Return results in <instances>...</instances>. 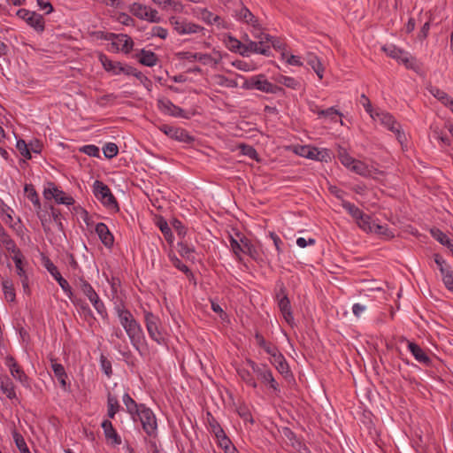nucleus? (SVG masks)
Here are the masks:
<instances>
[{
	"instance_id": "obj_39",
	"label": "nucleus",
	"mask_w": 453,
	"mask_h": 453,
	"mask_svg": "<svg viewBox=\"0 0 453 453\" xmlns=\"http://www.w3.org/2000/svg\"><path fill=\"white\" fill-rule=\"evenodd\" d=\"M207 422L209 425L210 431L215 435V437H220L225 433L218 420L210 413H207Z\"/></svg>"
},
{
	"instance_id": "obj_34",
	"label": "nucleus",
	"mask_w": 453,
	"mask_h": 453,
	"mask_svg": "<svg viewBox=\"0 0 453 453\" xmlns=\"http://www.w3.org/2000/svg\"><path fill=\"white\" fill-rule=\"evenodd\" d=\"M2 288L5 299L8 302H14L16 299V293L12 280L10 279L3 280Z\"/></svg>"
},
{
	"instance_id": "obj_33",
	"label": "nucleus",
	"mask_w": 453,
	"mask_h": 453,
	"mask_svg": "<svg viewBox=\"0 0 453 453\" xmlns=\"http://www.w3.org/2000/svg\"><path fill=\"white\" fill-rule=\"evenodd\" d=\"M156 226L160 229L165 239L168 242H172L173 235L171 227L168 226L167 221L163 217H158L156 219Z\"/></svg>"
},
{
	"instance_id": "obj_36",
	"label": "nucleus",
	"mask_w": 453,
	"mask_h": 453,
	"mask_svg": "<svg viewBox=\"0 0 453 453\" xmlns=\"http://www.w3.org/2000/svg\"><path fill=\"white\" fill-rule=\"evenodd\" d=\"M147 11L148 7L140 3H134L129 6V12L140 19L145 20V18L148 16Z\"/></svg>"
},
{
	"instance_id": "obj_58",
	"label": "nucleus",
	"mask_w": 453,
	"mask_h": 453,
	"mask_svg": "<svg viewBox=\"0 0 453 453\" xmlns=\"http://www.w3.org/2000/svg\"><path fill=\"white\" fill-rule=\"evenodd\" d=\"M100 365L105 375L110 378L112 374L111 362L104 356H100Z\"/></svg>"
},
{
	"instance_id": "obj_46",
	"label": "nucleus",
	"mask_w": 453,
	"mask_h": 453,
	"mask_svg": "<svg viewBox=\"0 0 453 453\" xmlns=\"http://www.w3.org/2000/svg\"><path fill=\"white\" fill-rule=\"evenodd\" d=\"M342 206L351 215V217L356 220L358 218L362 217L364 213L358 207H357L354 203H351L346 200H342Z\"/></svg>"
},
{
	"instance_id": "obj_30",
	"label": "nucleus",
	"mask_w": 453,
	"mask_h": 453,
	"mask_svg": "<svg viewBox=\"0 0 453 453\" xmlns=\"http://www.w3.org/2000/svg\"><path fill=\"white\" fill-rule=\"evenodd\" d=\"M16 268V273L19 279L23 277H27V267L28 266L27 261L25 259L23 254L21 256H12V257Z\"/></svg>"
},
{
	"instance_id": "obj_29",
	"label": "nucleus",
	"mask_w": 453,
	"mask_h": 453,
	"mask_svg": "<svg viewBox=\"0 0 453 453\" xmlns=\"http://www.w3.org/2000/svg\"><path fill=\"white\" fill-rule=\"evenodd\" d=\"M122 401L126 406L127 413H129L132 418L135 420V415L140 411L141 403L138 404L127 393L124 394Z\"/></svg>"
},
{
	"instance_id": "obj_38",
	"label": "nucleus",
	"mask_w": 453,
	"mask_h": 453,
	"mask_svg": "<svg viewBox=\"0 0 453 453\" xmlns=\"http://www.w3.org/2000/svg\"><path fill=\"white\" fill-rule=\"evenodd\" d=\"M307 63L311 66L318 77L321 80L323 78L324 67L318 57L310 54L307 58Z\"/></svg>"
},
{
	"instance_id": "obj_49",
	"label": "nucleus",
	"mask_w": 453,
	"mask_h": 453,
	"mask_svg": "<svg viewBox=\"0 0 453 453\" xmlns=\"http://www.w3.org/2000/svg\"><path fill=\"white\" fill-rule=\"evenodd\" d=\"M432 138L441 142L443 145L449 144V138L447 134H443L441 130H440L437 127H432Z\"/></svg>"
},
{
	"instance_id": "obj_27",
	"label": "nucleus",
	"mask_w": 453,
	"mask_h": 453,
	"mask_svg": "<svg viewBox=\"0 0 453 453\" xmlns=\"http://www.w3.org/2000/svg\"><path fill=\"white\" fill-rule=\"evenodd\" d=\"M0 388L7 398L12 400L17 397L14 384L8 376H4L0 379Z\"/></svg>"
},
{
	"instance_id": "obj_8",
	"label": "nucleus",
	"mask_w": 453,
	"mask_h": 453,
	"mask_svg": "<svg viewBox=\"0 0 453 453\" xmlns=\"http://www.w3.org/2000/svg\"><path fill=\"white\" fill-rule=\"evenodd\" d=\"M381 50L390 58L403 64L408 69H415L416 59L411 57L408 52L397 48L395 45L389 44L384 45Z\"/></svg>"
},
{
	"instance_id": "obj_60",
	"label": "nucleus",
	"mask_w": 453,
	"mask_h": 453,
	"mask_svg": "<svg viewBox=\"0 0 453 453\" xmlns=\"http://www.w3.org/2000/svg\"><path fill=\"white\" fill-rule=\"evenodd\" d=\"M17 150L19 151L21 156H23L27 159L31 158V153L30 150L28 148V145L24 140H19L16 144Z\"/></svg>"
},
{
	"instance_id": "obj_47",
	"label": "nucleus",
	"mask_w": 453,
	"mask_h": 453,
	"mask_svg": "<svg viewBox=\"0 0 453 453\" xmlns=\"http://www.w3.org/2000/svg\"><path fill=\"white\" fill-rule=\"evenodd\" d=\"M349 169L361 176H367L370 173L368 166L362 161L357 159L354 161Z\"/></svg>"
},
{
	"instance_id": "obj_43",
	"label": "nucleus",
	"mask_w": 453,
	"mask_h": 453,
	"mask_svg": "<svg viewBox=\"0 0 453 453\" xmlns=\"http://www.w3.org/2000/svg\"><path fill=\"white\" fill-rule=\"evenodd\" d=\"M100 60L106 71L112 72L114 74H119L116 71L119 69L121 63L111 61L105 55H101Z\"/></svg>"
},
{
	"instance_id": "obj_28",
	"label": "nucleus",
	"mask_w": 453,
	"mask_h": 453,
	"mask_svg": "<svg viewBox=\"0 0 453 453\" xmlns=\"http://www.w3.org/2000/svg\"><path fill=\"white\" fill-rule=\"evenodd\" d=\"M74 285L88 299L97 294L92 285L85 280L84 277L78 278Z\"/></svg>"
},
{
	"instance_id": "obj_50",
	"label": "nucleus",
	"mask_w": 453,
	"mask_h": 453,
	"mask_svg": "<svg viewBox=\"0 0 453 453\" xmlns=\"http://www.w3.org/2000/svg\"><path fill=\"white\" fill-rule=\"evenodd\" d=\"M380 236H382L386 239H390L394 235L393 234L388 230V228L386 226L379 225V224H372V232Z\"/></svg>"
},
{
	"instance_id": "obj_52",
	"label": "nucleus",
	"mask_w": 453,
	"mask_h": 453,
	"mask_svg": "<svg viewBox=\"0 0 453 453\" xmlns=\"http://www.w3.org/2000/svg\"><path fill=\"white\" fill-rule=\"evenodd\" d=\"M430 92L434 97H436L445 105H448L449 101L452 99L449 96V95L446 92L435 87L432 88L430 89Z\"/></svg>"
},
{
	"instance_id": "obj_6",
	"label": "nucleus",
	"mask_w": 453,
	"mask_h": 453,
	"mask_svg": "<svg viewBox=\"0 0 453 453\" xmlns=\"http://www.w3.org/2000/svg\"><path fill=\"white\" fill-rule=\"evenodd\" d=\"M95 196L108 209H119L118 202L112 195L109 187L103 181L96 180L94 182Z\"/></svg>"
},
{
	"instance_id": "obj_41",
	"label": "nucleus",
	"mask_w": 453,
	"mask_h": 453,
	"mask_svg": "<svg viewBox=\"0 0 453 453\" xmlns=\"http://www.w3.org/2000/svg\"><path fill=\"white\" fill-rule=\"evenodd\" d=\"M356 222L357 226L365 232H372V224H374V222L372 220V218L369 215L363 213L361 218L356 219Z\"/></svg>"
},
{
	"instance_id": "obj_40",
	"label": "nucleus",
	"mask_w": 453,
	"mask_h": 453,
	"mask_svg": "<svg viewBox=\"0 0 453 453\" xmlns=\"http://www.w3.org/2000/svg\"><path fill=\"white\" fill-rule=\"evenodd\" d=\"M93 307L96 309L97 313L102 317L105 318L107 317V310L104 303V302L100 299L98 294L93 296V297L88 299Z\"/></svg>"
},
{
	"instance_id": "obj_45",
	"label": "nucleus",
	"mask_w": 453,
	"mask_h": 453,
	"mask_svg": "<svg viewBox=\"0 0 453 453\" xmlns=\"http://www.w3.org/2000/svg\"><path fill=\"white\" fill-rule=\"evenodd\" d=\"M12 437L20 453H31L25 441L24 437L19 433L14 430L12 432Z\"/></svg>"
},
{
	"instance_id": "obj_63",
	"label": "nucleus",
	"mask_w": 453,
	"mask_h": 453,
	"mask_svg": "<svg viewBox=\"0 0 453 453\" xmlns=\"http://www.w3.org/2000/svg\"><path fill=\"white\" fill-rule=\"evenodd\" d=\"M81 151L90 157H99L100 150L96 145H85L81 149Z\"/></svg>"
},
{
	"instance_id": "obj_13",
	"label": "nucleus",
	"mask_w": 453,
	"mask_h": 453,
	"mask_svg": "<svg viewBox=\"0 0 453 453\" xmlns=\"http://www.w3.org/2000/svg\"><path fill=\"white\" fill-rule=\"evenodd\" d=\"M158 128L168 137L178 142L190 143L191 142L194 141L193 137L190 136L188 133L181 127H173L169 125H162Z\"/></svg>"
},
{
	"instance_id": "obj_61",
	"label": "nucleus",
	"mask_w": 453,
	"mask_h": 453,
	"mask_svg": "<svg viewBox=\"0 0 453 453\" xmlns=\"http://www.w3.org/2000/svg\"><path fill=\"white\" fill-rule=\"evenodd\" d=\"M44 267L56 280L59 276H62L58 272V267L49 258L44 261Z\"/></svg>"
},
{
	"instance_id": "obj_54",
	"label": "nucleus",
	"mask_w": 453,
	"mask_h": 453,
	"mask_svg": "<svg viewBox=\"0 0 453 453\" xmlns=\"http://www.w3.org/2000/svg\"><path fill=\"white\" fill-rule=\"evenodd\" d=\"M238 374L245 383L254 388L257 387L256 380H254L251 373L246 369H239Z\"/></svg>"
},
{
	"instance_id": "obj_15",
	"label": "nucleus",
	"mask_w": 453,
	"mask_h": 453,
	"mask_svg": "<svg viewBox=\"0 0 453 453\" xmlns=\"http://www.w3.org/2000/svg\"><path fill=\"white\" fill-rule=\"evenodd\" d=\"M105 39L106 40L115 39L116 41L112 42V46L116 47L117 50H120L121 51H123L125 53H129L132 50L133 46H134L133 40L131 39V37H129L127 35H123V34L115 35V34L110 33L105 36Z\"/></svg>"
},
{
	"instance_id": "obj_37",
	"label": "nucleus",
	"mask_w": 453,
	"mask_h": 453,
	"mask_svg": "<svg viewBox=\"0 0 453 453\" xmlns=\"http://www.w3.org/2000/svg\"><path fill=\"white\" fill-rule=\"evenodd\" d=\"M199 18L208 25L217 24L219 26L221 21V18L219 16L214 15L207 9L200 10Z\"/></svg>"
},
{
	"instance_id": "obj_44",
	"label": "nucleus",
	"mask_w": 453,
	"mask_h": 453,
	"mask_svg": "<svg viewBox=\"0 0 453 453\" xmlns=\"http://www.w3.org/2000/svg\"><path fill=\"white\" fill-rule=\"evenodd\" d=\"M432 236L438 241L441 244L447 246L448 248H451L452 244L449 237L440 229L433 228L431 229Z\"/></svg>"
},
{
	"instance_id": "obj_18",
	"label": "nucleus",
	"mask_w": 453,
	"mask_h": 453,
	"mask_svg": "<svg viewBox=\"0 0 453 453\" xmlns=\"http://www.w3.org/2000/svg\"><path fill=\"white\" fill-rule=\"evenodd\" d=\"M46 199L54 198L58 203L71 205L74 203L73 196L66 195L64 191L59 190L57 187L52 186L44 190Z\"/></svg>"
},
{
	"instance_id": "obj_9",
	"label": "nucleus",
	"mask_w": 453,
	"mask_h": 453,
	"mask_svg": "<svg viewBox=\"0 0 453 453\" xmlns=\"http://www.w3.org/2000/svg\"><path fill=\"white\" fill-rule=\"evenodd\" d=\"M275 298L278 302V306L285 320L288 323H291L294 319L291 304L286 292V288L282 282H279L277 284Z\"/></svg>"
},
{
	"instance_id": "obj_56",
	"label": "nucleus",
	"mask_w": 453,
	"mask_h": 453,
	"mask_svg": "<svg viewBox=\"0 0 453 453\" xmlns=\"http://www.w3.org/2000/svg\"><path fill=\"white\" fill-rule=\"evenodd\" d=\"M170 259L173 263V265L177 268L179 269L180 271H181L182 273H184L188 277H192L193 276V273L192 272L189 270V268L184 265L180 259H179L176 256H173V257H170Z\"/></svg>"
},
{
	"instance_id": "obj_62",
	"label": "nucleus",
	"mask_w": 453,
	"mask_h": 453,
	"mask_svg": "<svg viewBox=\"0 0 453 453\" xmlns=\"http://www.w3.org/2000/svg\"><path fill=\"white\" fill-rule=\"evenodd\" d=\"M219 446L223 449L224 451L234 447L231 440L227 437L226 433L222 434L220 437H217Z\"/></svg>"
},
{
	"instance_id": "obj_16",
	"label": "nucleus",
	"mask_w": 453,
	"mask_h": 453,
	"mask_svg": "<svg viewBox=\"0 0 453 453\" xmlns=\"http://www.w3.org/2000/svg\"><path fill=\"white\" fill-rule=\"evenodd\" d=\"M56 281L58 283L62 290L65 292V294L74 305H79L83 311H87L89 314L91 313V310L89 309L88 303L82 302L81 299H78L74 296L70 284L65 278L59 276Z\"/></svg>"
},
{
	"instance_id": "obj_26",
	"label": "nucleus",
	"mask_w": 453,
	"mask_h": 453,
	"mask_svg": "<svg viewBox=\"0 0 453 453\" xmlns=\"http://www.w3.org/2000/svg\"><path fill=\"white\" fill-rule=\"evenodd\" d=\"M408 349L414 356L415 359L421 364L430 365L431 359L426 353L416 343L407 341Z\"/></svg>"
},
{
	"instance_id": "obj_64",
	"label": "nucleus",
	"mask_w": 453,
	"mask_h": 453,
	"mask_svg": "<svg viewBox=\"0 0 453 453\" xmlns=\"http://www.w3.org/2000/svg\"><path fill=\"white\" fill-rule=\"evenodd\" d=\"M442 280L446 288L453 292V272L449 271L442 275Z\"/></svg>"
},
{
	"instance_id": "obj_25",
	"label": "nucleus",
	"mask_w": 453,
	"mask_h": 453,
	"mask_svg": "<svg viewBox=\"0 0 453 453\" xmlns=\"http://www.w3.org/2000/svg\"><path fill=\"white\" fill-rule=\"evenodd\" d=\"M51 361V369L53 370L55 377L58 379V382L63 390L69 391L66 379L67 374L64 366L61 364L56 362L54 358H50Z\"/></svg>"
},
{
	"instance_id": "obj_35",
	"label": "nucleus",
	"mask_w": 453,
	"mask_h": 453,
	"mask_svg": "<svg viewBox=\"0 0 453 453\" xmlns=\"http://www.w3.org/2000/svg\"><path fill=\"white\" fill-rule=\"evenodd\" d=\"M276 81L292 89H299L301 87V82L298 80L282 74L277 76Z\"/></svg>"
},
{
	"instance_id": "obj_48",
	"label": "nucleus",
	"mask_w": 453,
	"mask_h": 453,
	"mask_svg": "<svg viewBox=\"0 0 453 453\" xmlns=\"http://www.w3.org/2000/svg\"><path fill=\"white\" fill-rule=\"evenodd\" d=\"M342 113L337 111L334 107H330L326 110L319 111V117L329 119L332 121L336 122L337 117H342Z\"/></svg>"
},
{
	"instance_id": "obj_24",
	"label": "nucleus",
	"mask_w": 453,
	"mask_h": 453,
	"mask_svg": "<svg viewBox=\"0 0 453 453\" xmlns=\"http://www.w3.org/2000/svg\"><path fill=\"white\" fill-rule=\"evenodd\" d=\"M96 233L106 247H111L113 245L114 237L104 223L100 222L96 224Z\"/></svg>"
},
{
	"instance_id": "obj_57",
	"label": "nucleus",
	"mask_w": 453,
	"mask_h": 453,
	"mask_svg": "<svg viewBox=\"0 0 453 453\" xmlns=\"http://www.w3.org/2000/svg\"><path fill=\"white\" fill-rule=\"evenodd\" d=\"M25 192L27 194L28 199L36 206L40 207V201L38 195L34 188L33 185L27 184L25 186Z\"/></svg>"
},
{
	"instance_id": "obj_11",
	"label": "nucleus",
	"mask_w": 453,
	"mask_h": 453,
	"mask_svg": "<svg viewBox=\"0 0 453 453\" xmlns=\"http://www.w3.org/2000/svg\"><path fill=\"white\" fill-rule=\"evenodd\" d=\"M170 24L179 35H191L202 32L204 28L200 25L188 21L180 17H171Z\"/></svg>"
},
{
	"instance_id": "obj_55",
	"label": "nucleus",
	"mask_w": 453,
	"mask_h": 453,
	"mask_svg": "<svg viewBox=\"0 0 453 453\" xmlns=\"http://www.w3.org/2000/svg\"><path fill=\"white\" fill-rule=\"evenodd\" d=\"M338 158L341 161V163L348 167L350 168L354 161L356 160L351 156L348 154V152L344 149H340L338 151Z\"/></svg>"
},
{
	"instance_id": "obj_42",
	"label": "nucleus",
	"mask_w": 453,
	"mask_h": 453,
	"mask_svg": "<svg viewBox=\"0 0 453 453\" xmlns=\"http://www.w3.org/2000/svg\"><path fill=\"white\" fill-rule=\"evenodd\" d=\"M2 242L6 250L13 256H21V250L17 247L15 242L6 234V236L2 237Z\"/></svg>"
},
{
	"instance_id": "obj_32",
	"label": "nucleus",
	"mask_w": 453,
	"mask_h": 453,
	"mask_svg": "<svg viewBox=\"0 0 453 453\" xmlns=\"http://www.w3.org/2000/svg\"><path fill=\"white\" fill-rule=\"evenodd\" d=\"M157 55L150 50H142L139 62L145 66H154L157 63Z\"/></svg>"
},
{
	"instance_id": "obj_31",
	"label": "nucleus",
	"mask_w": 453,
	"mask_h": 453,
	"mask_svg": "<svg viewBox=\"0 0 453 453\" xmlns=\"http://www.w3.org/2000/svg\"><path fill=\"white\" fill-rule=\"evenodd\" d=\"M120 405L117 396L111 393L107 395V416L109 418H114L116 413L119 411Z\"/></svg>"
},
{
	"instance_id": "obj_53",
	"label": "nucleus",
	"mask_w": 453,
	"mask_h": 453,
	"mask_svg": "<svg viewBox=\"0 0 453 453\" xmlns=\"http://www.w3.org/2000/svg\"><path fill=\"white\" fill-rule=\"evenodd\" d=\"M301 150H302L301 155L307 158L322 160V158L319 157V155L321 154V152L319 151L316 148H311L308 146H304V147H302Z\"/></svg>"
},
{
	"instance_id": "obj_14",
	"label": "nucleus",
	"mask_w": 453,
	"mask_h": 453,
	"mask_svg": "<svg viewBox=\"0 0 453 453\" xmlns=\"http://www.w3.org/2000/svg\"><path fill=\"white\" fill-rule=\"evenodd\" d=\"M271 84L272 82H270L265 75L259 74L247 79L242 87L246 89H257L265 93H269Z\"/></svg>"
},
{
	"instance_id": "obj_7",
	"label": "nucleus",
	"mask_w": 453,
	"mask_h": 453,
	"mask_svg": "<svg viewBox=\"0 0 453 453\" xmlns=\"http://www.w3.org/2000/svg\"><path fill=\"white\" fill-rule=\"evenodd\" d=\"M375 119L380 122L385 127L393 132L398 142L403 144L406 141L404 132L402 130L399 123L396 122L395 118L388 112L378 111L374 113Z\"/></svg>"
},
{
	"instance_id": "obj_59",
	"label": "nucleus",
	"mask_w": 453,
	"mask_h": 453,
	"mask_svg": "<svg viewBox=\"0 0 453 453\" xmlns=\"http://www.w3.org/2000/svg\"><path fill=\"white\" fill-rule=\"evenodd\" d=\"M239 149L243 155L248 156L251 159L257 160V152L252 146L242 143L239 145Z\"/></svg>"
},
{
	"instance_id": "obj_10",
	"label": "nucleus",
	"mask_w": 453,
	"mask_h": 453,
	"mask_svg": "<svg viewBox=\"0 0 453 453\" xmlns=\"http://www.w3.org/2000/svg\"><path fill=\"white\" fill-rule=\"evenodd\" d=\"M247 364L250 366L253 372L264 382L268 383L270 388L275 392H280L279 384L274 380L273 372L265 365H257L251 359L247 360Z\"/></svg>"
},
{
	"instance_id": "obj_23",
	"label": "nucleus",
	"mask_w": 453,
	"mask_h": 453,
	"mask_svg": "<svg viewBox=\"0 0 453 453\" xmlns=\"http://www.w3.org/2000/svg\"><path fill=\"white\" fill-rule=\"evenodd\" d=\"M180 59L188 60L189 62L199 61L203 65H207L212 61V57L207 53H192L189 51H183L178 54Z\"/></svg>"
},
{
	"instance_id": "obj_19",
	"label": "nucleus",
	"mask_w": 453,
	"mask_h": 453,
	"mask_svg": "<svg viewBox=\"0 0 453 453\" xmlns=\"http://www.w3.org/2000/svg\"><path fill=\"white\" fill-rule=\"evenodd\" d=\"M4 363L9 367L10 372L14 379L24 385L27 384V376L12 356H7Z\"/></svg>"
},
{
	"instance_id": "obj_1",
	"label": "nucleus",
	"mask_w": 453,
	"mask_h": 453,
	"mask_svg": "<svg viewBox=\"0 0 453 453\" xmlns=\"http://www.w3.org/2000/svg\"><path fill=\"white\" fill-rule=\"evenodd\" d=\"M116 311L119 323L126 331L132 345L138 349L139 344L143 339V331L141 325L125 307H117Z\"/></svg>"
},
{
	"instance_id": "obj_21",
	"label": "nucleus",
	"mask_w": 453,
	"mask_h": 453,
	"mask_svg": "<svg viewBox=\"0 0 453 453\" xmlns=\"http://www.w3.org/2000/svg\"><path fill=\"white\" fill-rule=\"evenodd\" d=\"M235 17L238 20L251 25L255 30L260 31V26L257 19L247 7L242 6L239 11H236Z\"/></svg>"
},
{
	"instance_id": "obj_22",
	"label": "nucleus",
	"mask_w": 453,
	"mask_h": 453,
	"mask_svg": "<svg viewBox=\"0 0 453 453\" xmlns=\"http://www.w3.org/2000/svg\"><path fill=\"white\" fill-rule=\"evenodd\" d=\"M271 363L285 378L292 376L289 365L280 352L279 354H274V357L271 358Z\"/></svg>"
},
{
	"instance_id": "obj_2",
	"label": "nucleus",
	"mask_w": 453,
	"mask_h": 453,
	"mask_svg": "<svg viewBox=\"0 0 453 453\" xmlns=\"http://www.w3.org/2000/svg\"><path fill=\"white\" fill-rule=\"evenodd\" d=\"M239 239H236L230 235L229 242L231 249L235 256V257L242 261L241 254H247L249 255L252 259L258 260L260 258L259 251L254 246L252 242L248 239L244 235H241L240 234H236Z\"/></svg>"
},
{
	"instance_id": "obj_12",
	"label": "nucleus",
	"mask_w": 453,
	"mask_h": 453,
	"mask_svg": "<svg viewBox=\"0 0 453 453\" xmlns=\"http://www.w3.org/2000/svg\"><path fill=\"white\" fill-rule=\"evenodd\" d=\"M17 16L24 19L37 32H42L45 28L43 17L35 12H31L27 9H19L17 12Z\"/></svg>"
},
{
	"instance_id": "obj_3",
	"label": "nucleus",
	"mask_w": 453,
	"mask_h": 453,
	"mask_svg": "<svg viewBox=\"0 0 453 453\" xmlns=\"http://www.w3.org/2000/svg\"><path fill=\"white\" fill-rule=\"evenodd\" d=\"M254 36L258 39V42L247 40L243 44V50H241L240 53L243 56H248V53H259L265 56H270L271 50L270 45L268 44L270 35L268 34L262 33L261 31H257L254 34Z\"/></svg>"
},
{
	"instance_id": "obj_17",
	"label": "nucleus",
	"mask_w": 453,
	"mask_h": 453,
	"mask_svg": "<svg viewBox=\"0 0 453 453\" xmlns=\"http://www.w3.org/2000/svg\"><path fill=\"white\" fill-rule=\"evenodd\" d=\"M157 107L165 114L178 118H188L182 108L173 104V103L167 98L158 99Z\"/></svg>"
},
{
	"instance_id": "obj_20",
	"label": "nucleus",
	"mask_w": 453,
	"mask_h": 453,
	"mask_svg": "<svg viewBox=\"0 0 453 453\" xmlns=\"http://www.w3.org/2000/svg\"><path fill=\"white\" fill-rule=\"evenodd\" d=\"M101 426L104 430V434L107 441H110L111 444L117 446L121 444V437L119 435L117 431L112 426V423L110 419H104Z\"/></svg>"
},
{
	"instance_id": "obj_4",
	"label": "nucleus",
	"mask_w": 453,
	"mask_h": 453,
	"mask_svg": "<svg viewBox=\"0 0 453 453\" xmlns=\"http://www.w3.org/2000/svg\"><path fill=\"white\" fill-rule=\"evenodd\" d=\"M145 434L153 439L157 436V422L154 412L145 404L141 403L140 411L136 413Z\"/></svg>"
},
{
	"instance_id": "obj_5",
	"label": "nucleus",
	"mask_w": 453,
	"mask_h": 453,
	"mask_svg": "<svg viewBox=\"0 0 453 453\" xmlns=\"http://www.w3.org/2000/svg\"><path fill=\"white\" fill-rule=\"evenodd\" d=\"M144 322L150 337L158 344L165 343V334L160 328V319L151 311H144Z\"/></svg>"
},
{
	"instance_id": "obj_51",
	"label": "nucleus",
	"mask_w": 453,
	"mask_h": 453,
	"mask_svg": "<svg viewBox=\"0 0 453 453\" xmlns=\"http://www.w3.org/2000/svg\"><path fill=\"white\" fill-rule=\"evenodd\" d=\"M103 152L106 158L111 159L117 156V154L119 152V148H118L117 144L114 142H107L103 147Z\"/></svg>"
}]
</instances>
